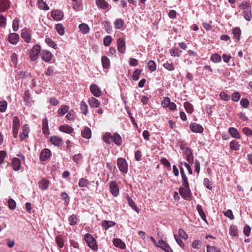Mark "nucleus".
<instances>
[{"mask_svg": "<svg viewBox=\"0 0 252 252\" xmlns=\"http://www.w3.org/2000/svg\"><path fill=\"white\" fill-rule=\"evenodd\" d=\"M59 129L60 131L68 134H70L73 131V128L69 125L61 126Z\"/></svg>", "mask_w": 252, "mask_h": 252, "instance_id": "nucleus-20", "label": "nucleus"}, {"mask_svg": "<svg viewBox=\"0 0 252 252\" xmlns=\"http://www.w3.org/2000/svg\"><path fill=\"white\" fill-rule=\"evenodd\" d=\"M181 52L178 48H173L170 51V55L174 57H179Z\"/></svg>", "mask_w": 252, "mask_h": 252, "instance_id": "nucleus-44", "label": "nucleus"}, {"mask_svg": "<svg viewBox=\"0 0 252 252\" xmlns=\"http://www.w3.org/2000/svg\"><path fill=\"white\" fill-rule=\"evenodd\" d=\"M9 0H0V11L1 12H5L9 7Z\"/></svg>", "mask_w": 252, "mask_h": 252, "instance_id": "nucleus-19", "label": "nucleus"}, {"mask_svg": "<svg viewBox=\"0 0 252 252\" xmlns=\"http://www.w3.org/2000/svg\"><path fill=\"white\" fill-rule=\"evenodd\" d=\"M242 132L247 136H252V130L248 127H245L242 128Z\"/></svg>", "mask_w": 252, "mask_h": 252, "instance_id": "nucleus-64", "label": "nucleus"}, {"mask_svg": "<svg viewBox=\"0 0 252 252\" xmlns=\"http://www.w3.org/2000/svg\"><path fill=\"white\" fill-rule=\"evenodd\" d=\"M42 60L47 63L49 62L52 58V54L47 50H42L40 52Z\"/></svg>", "mask_w": 252, "mask_h": 252, "instance_id": "nucleus-6", "label": "nucleus"}, {"mask_svg": "<svg viewBox=\"0 0 252 252\" xmlns=\"http://www.w3.org/2000/svg\"><path fill=\"white\" fill-rule=\"evenodd\" d=\"M56 29L60 35H63L64 33V29L62 24H58L56 25Z\"/></svg>", "mask_w": 252, "mask_h": 252, "instance_id": "nucleus-45", "label": "nucleus"}, {"mask_svg": "<svg viewBox=\"0 0 252 252\" xmlns=\"http://www.w3.org/2000/svg\"><path fill=\"white\" fill-rule=\"evenodd\" d=\"M158 247L163 250L166 252H173L172 250L167 243H166V244L163 246H158Z\"/></svg>", "mask_w": 252, "mask_h": 252, "instance_id": "nucleus-63", "label": "nucleus"}, {"mask_svg": "<svg viewBox=\"0 0 252 252\" xmlns=\"http://www.w3.org/2000/svg\"><path fill=\"white\" fill-rule=\"evenodd\" d=\"M84 239L87 243L88 246L93 250L97 251L98 249L97 246L95 239L93 236L89 233L85 234Z\"/></svg>", "mask_w": 252, "mask_h": 252, "instance_id": "nucleus-3", "label": "nucleus"}, {"mask_svg": "<svg viewBox=\"0 0 252 252\" xmlns=\"http://www.w3.org/2000/svg\"><path fill=\"white\" fill-rule=\"evenodd\" d=\"M240 144L239 143V142L236 140H232L230 142V148L232 150L234 151H238L240 150Z\"/></svg>", "mask_w": 252, "mask_h": 252, "instance_id": "nucleus-28", "label": "nucleus"}, {"mask_svg": "<svg viewBox=\"0 0 252 252\" xmlns=\"http://www.w3.org/2000/svg\"><path fill=\"white\" fill-rule=\"evenodd\" d=\"M41 52V47L39 45H35L32 47L29 52V58L32 61H35L38 58L39 54Z\"/></svg>", "mask_w": 252, "mask_h": 252, "instance_id": "nucleus-2", "label": "nucleus"}, {"mask_svg": "<svg viewBox=\"0 0 252 252\" xmlns=\"http://www.w3.org/2000/svg\"><path fill=\"white\" fill-rule=\"evenodd\" d=\"M92 94L95 97H99L101 94V91L98 86L96 84H92L90 87Z\"/></svg>", "mask_w": 252, "mask_h": 252, "instance_id": "nucleus-10", "label": "nucleus"}, {"mask_svg": "<svg viewBox=\"0 0 252 252\" xmlns=\"http://www.w3.org/2000/svg\"><path fill=\"white\" fill-rule=\"evenodd\" d=\"M112 37L110 35L106 36L103 39V44L105 46H108L112 42Z\"/></svg>", "mask_w": 252, "mask_h": 252, "instance_id": "nucleus-56", "label": "nucleus"}, {"mask_svg": "<svg viewBox=\"0 0 252 252\" xmlns=\"http://www.w3.org/2000/svg\"><path fill=\"white\" fill-rule=\"evenodd\" d=\"M207 252H220V249L216 246H207Z\"/></svg>", "mask_w": 252, "mask_h": 252, "instance_id": "nucleus-54", "label": "nucleus"}, {"mask_svg": "<svg viewBox=\"0 0 252 252\" xmlns=\"http://www.w3.org/2000/svg\"><path fill=\"white\" fill-rule=\"evenodd\" d=\"M50 140L52 144L57 146H61L63 143L62 138L57 136H51Z\"/></svg>", "mask_w": 252, "mask_h": 252, "instance_id": "nucleus-16", "label": "nucleus"}, {"mask_svg": "<svg viewBox=\"0 0 252 252\" xmlns=\"http://www.w3.org/2000/svg\"><path fill=\"white\" fill-rule=\"evenodd\" d=\"M45 43L49 45L50 47H52L54 49L57 48V44L50 38H46L45 40Z\"/></svg>", "mask_w": 252, "mask_h": 252, "instance_id": "nucleus-48", "label": "nucleus"}, {"mask_svg": "<svg viewBox=\"0 0 252 252\" xmlns=\"http://www.w3.org/2000/svg\"><path fill=\"white\" fill-rule=\"evenodd\" d=\"M68 221L70 225L73 226L77 223L78 219L76 215L73 214L69 217Z\"/></svg>", "mask_w": 252, "mask_h": 252, "instance_id": "nucleus-33", "label": "nucleus"}, {"mask_svg": "<svg viewBox=\"0 0 252 252\" xmlns=\"http://www.w3.org/2000/svg\"><path fill=\"white\" fill-rule=\"evenodd\" d=\"M249 101L247 98H242L240 101V104L242 107L247 108L249 106Z\"/></svg>", "mask_w": 252, "mask_h": 252, "instance_id": "nucleus-62", "label": "nucleus"}, {"mask_svg": "<svg viewBox=\"0 0 252 252\" xmlns=\"http://www.w3.org/2000/svg\"><path fill=\"white\" fill-rule=\"evenodd\" d=\"M52 18L56 21L61 20L63 17V14L60 10H54L51 12Z\"/></svg>", "mask_w": 252, "mask_h": 252, "instance_id": "nucleus-13", "label": "nucleus"}, {"mask_svg": "<svg viewBox=\"0 0 252 252\" xmlns=\"http://www.w3.org/2000/svg\"><path fill=\"white\" fill-rule=\"evenodd\" d=\"M163 65L165 69L169 71H173L175 69L174 64L171 61H166L163 63Z\"/></svg>", "mask_w": 252, "mask_h": 252, "instance_id": "nucleus-34", "label": "nucleus"}, {"mask_svg": "<svg viewBox=\"0 0 252 252\" xmlns=\"http://www.w3.org/2000/svg\"><path fill=\"white\" fill-rule=\"evenodd\" d=\"M239 7L243 10L242 15L245 19L248 21L252 20V7L250 3L247 1H243L239 5Z\"/></svg>", "mask_w": 252, "mask_h": 252, "instance_id": "nucleus-1", "label": "nucleus"}, {"mask_svg": "<svg viewBox=\"0 0 252 252\" xmlns=\"http://www.w3.org/2000/svg\"><path fill=\"white\" fill-rule=\"evenodd\" d=\"M112 135L110 133L106 132L103 136V140L105 143L109 144L112 140Z\"/></svg>", "mask_w": 252, "mask_h": 252, "instance_id": "nucleus-42", "label": "nucleus"}, {"mask_svg": "<svg viewBox=\"0 0 252 252\" xmlns=\"http://www.w3.org/2000/svg\"><path fill=\"white\" fill-rule=\"evenodd\" d=\"M37 4L40 9L47 10L49 8L46 3L43 0H37Z\"/></svg>", "mask_w": 252, "mask_h": 252, "instance_id": "nucleus-36", "label": "nucleus"}, {"mask_svg": "<svg viewBox=\"0 0 252 252\" xmlns=\"http://www.w3.org/2000/svg\"><path fill=\"white\" fill-rule=\"evenodd\" d=\"M124 21L121 19H117L114 22L115 28L116 29H121L124 26Z\"/></svg>", "mask_w": 252, "mask_h": 252, "instance_id": "nucleus-41", "label": "nucleus"}, {"mask_svg": "<svg viewBox=\"0 0 252 252\" xmlns=\"http://www.w3.org/2000/svg\"><path fill=\"white\" fill-rule=\"evenodd\" d=\"M88 103L91 106L94 108L98 107L100 104L99 101L93 97H91L89 98Z\"/></svg>", "mask_w": 252, "mask_h": 252, "instance_id": "nucleus-22", "label": "nucleus"}, {"mask_svg": "<svg viewBox=\"0 0 252 252\" xmlns=\"http://www.w3.org/2000/svg\"><path fill=\"white\" fill-rule=\"evenodd\" d=\"M101 63L102 66L105 69H108L110 67V61L108 57L103 56L101 57Z\"/></svg>", "mask_w": 252, "mask_h": 252, "instance_id": "nucleus-23", "label": "nucleus"}, {"mask_svg": "<svg viewBox=\"0 0 252 252\" xmlns=\"http://www.w3.org/2000/svg\"><path fill=\"white\" fill-rule=\"evenodd\" d=\"M20 126V120L17 117H14L13 121L12 128H19Z\"/></svg>", "mask_w": 252, "mask_h": 252, "instance_id": "nucleus-58", "label": "nucleus"}, {"mask_svg": "<svg viewBox=\"0 0 252 252\" xmlns=\"http://www.w3.org/2000/svg\"><path fill=\"white\" fill-rule=\"evenodd\" d=\"M19 20L16 18L13 21L12 29L14 32H17L19 29Z\"/></svg>", "mask_w": 252, "mask_h": 252, "instance_id": "nucleus-55", "label": "nucleus"}, {"mask_svg": "<svg viewBox=\"0 0 252 252\" xmlns=\"http://www.w3.org/2000/svg\"><path fill=\"white\" fill-rule=\"evenodd\" d=\"M29 127L27 125H25L23 126V132L20 135V139L22 140L28 137V136Z\"/></svg>", "mask_w": 252, "mask_h": 252, "instance_id": "nucleus-31", "label": "nucleus"}, {"mask_svg": "<svg viewBox=\"0 0 252 252\" xmlns=\"http://www.w3.org/2000/svg\"><path fill=\"white\" fill-rule=\"evenodd\" d=\"M228 133L231 135V136L236 139H240L241 135L239 133L238 130L233 127H230L228 128Z\"/></svg>", "mask_w": 252, "mask_h": 252, "instance_id": "nucleus-18", "label": "nucleus"}, {"mask_svg": "<svg viewBox=\"0 0 252 252\" xmlns=\"http://www.w3.org/2000/svg\"><path fill=\"white\" fill-rule=\"evenodd\" d=\"M89 184V181L85 178H81L79 181V186L80 187H86Z\"/></svg>", "mask_w": 252, "mask_h": 252, "instance_id": "nucleus-57", "label": "nucleus"}, {"mask_svg": "<svg viewBox=\"0 0 252 252\" xmlns=\"http://www.w3.org/2000/svg\"><path fill=\"white\" fill-rule=\"evenodd\" d=\"M229 234L231 236L233 237L237 236L238 232L236 226L234 225L230 226L229 228Z\"/></svg>", "mask_w": 252, "mask_h": 252, "instance_id": "nucleus-50", "label": "nucleus"}, {"mask_svg": "<svg viewBox=\"0 0 252 252\" xmlns=\"http://www.w3.org/2000/svg\"><path fill=\"white\" fill-rule=\"evenodd\" d=\"M110 191L114 196H117L119 194V188L115 182H112L110 184Z\"/></svg>", "mask_w": 252, "mask_h": 252, "instance_id": "nucleus-8", "label": "nucleus"}, {"mask_svg": "<svg viewBox=\"0 0 252 252\" xmlns=\"http://www.w3.org/2000/svg\"><path fill=\"white\" fill-rule=\"evenodd\" d=\"M80 110L82 114L87 115L88 111V106L84 101H81L80 102Z\"/></svg>", "mask_w": 252, "mask_h": 252, "instance_id": "nucleus-38", "label": "nucleus"}, {"mask_svg": "<svg viewBox=\"0 0 252 252\" xmlns=\"http://www.w3.org/2000/svg\"><path fill=\"white\" fill-rule=\"evenodd\" d=\"M51 156V151L48 149H43L40 154V159L42 161H46Z\"/></svg>", "mask_w": 252, "mask_h": 252, "instance_id": "nucleus-11", "label": "nucleus"}, {"mask_svg": "<svg viewBox=\"0 0 252 252\" xmlns=\"http://www.w3.org/2000/svg\"><path fill=\"white\" fill-rule=\"evenodd\" d=\"M69 109V107L67 105H63L61 106V107L58 110V114L60 116H63L65 113H66L68 110Z\"/></svg>", "mask_w": 252, "mask_h": 252, "instance_id": "nucleus-32", "label": "nucleus"}, {"mask_svg": "<svg viewBox=\"0 0 252 252\" xmlns=\"http://www.w3.org/2000/svg\"><path fill=\"white\" fill-rule=\"evenodd\" d=\"M113 244L115 247L120 248L122 250H124L126 248L125 243L124 242H123L120 239L114 238L113 240Z\"/></svg>", "mask_w": 252, "mask_h": 252, "instance_id": "nucleus-17", "label": "nucleus"}, {"mask_svg": "<svg viewBox=\"0 0 252 252\" xmlns=\"http://www.w3.org/2000/svg\"><path fill=\"white\" fill-rule=\"evenodd\" d=\"M42 131L43 133L46 135H48L49 134V131L48 130V120L47 118H44L43 120Z\"/></svg>", "mask_w": 252, "mask_h": 252, "instance_id": "nucleus-27", "label": "nucleus"}, {"mask_svg": "<svg viewBox=\"0 0 252 252\" xmlns=\"http://www.w3.org/2000/svg\"><path fill=\"white\" fill-rule=\"evenodd\" d=\"M179 192L181 196L186 200L191 199V192L189 186H183L179 188Z\"/></svg>", "mask_w": 252, "mask_h": 252, "instance_id": "nucleus-4", "label": "nucleus"}, {"mask_svg": "<svg viewBox=\"0 0 252 252\" xmlns=\"http://www.w3.org/2000/svg\"><path fill=\"white\" fill-rule=\"evenodd\" d=\"M203 185L209 190L212 189V183L208 178H206L204 179Z\"/></svg>", "mask_w": 252, "mask_h": 252, "instance_id": "nucleus-59", "label": "nucleus"}, {"mask_svg": "<svg viewBox=\"0 0 252 252\" xmlns=\"http://www.w3.org/2000/svg\"><path fill=\"white\" fill-rule=\"evenodd\" d=\"M56 241L58 246L60 248H63L64 246V241L62 237L60 235H58L56 238Z\"/></svg>", "mask_w": 252, "mask_h": 252, "instance_id": "nucleus-47", "label": "nucleus"}, {"mask_svg": "<svg viewBox=\"0 0 252 252\" xmlns=\"http://www.w3.org/2000/svg\"><path fill=\"white\" fill-rule=\"evenodd\" d=\"M115 223L112 221L103 220L102 222V226L105 230L108 229L110 227L114 225Z\"/></svg>", "mask_w": 252, "mask_h": 252, "instance_id": "nucleus-35", "label": "nucleus"}, {"mask_svg": "<svg viewBox=\"0 0 252 252\" xmlns=\"http://www.w3.org/2000/svg\"><path fill=\"white\" fill-rule=\"evenodd\" d=\"M9 208L11 210H14L16 207V203L13 199H9L8 201Z\"/></svg>", "mask_w": 252, "mask_h": 252, "instance_id": "nucleus-60", "label": "nucleus"}, {"mask_svg": "<svg viewBox=\"0 0 252 252\" xmlns=\"http://www.w3.org/2000/svg\"><path fill=\"white\" fill-rule=\"evenodd\" d=\"M184 106L187 113L191 114L193 111V105L189 102H185L184 104Z\"/></svg>", "mask_w": 252, "mask_h": 252, "instance_id": "nucleus-37", "label": "nucleus"}, {"mask_svg": "<svg viewBox=\"0 0 252 252\" xmlns=\"http://www.w3.org/2000/svg\"><path fill=\"white\" fill-rule=\"evenodd\" d=\"M49 181L46 179H42L38 183L39 188L42 190H46L49 187Z\"/></svg>", "mask_w": 252, "mask_h": 252, "instance_id": "nucleus-25", "label": "nucleus"}, {"mask_svg": "<svg viewBox=\"0 0 252 252\" xmlns=\"http://www.w3.org/2000/svg\"><path fill=\"white\" fill-rule=\"evenodd\" d=\"M79 29L83 34H87L89 32L90 28L89 26L85 23H82L79 25Z\"/></svg>", "mask_w": 252, "mask_h": 252, "instance_id": "nucleus-30", "label": "nucleus"}, {"mask_svg": "<svg viewBox=\"0 0 252 252\" xmlns=\"http://www.w3.org/2000/svg\"><path fill=\"white\" fill-rule=\"evenodd\" d=\"M12 167L15 171H18L20 169L21 167V161L20 160L17 158H14L12 161Z\"/></svg>", "mask_w": 252, "mask_h": 252, "instance_id": "nucleus-24", "label": "nucleus"}, {"mask_svg": "<svg viewBox=\"0 0 252 252\" xmlns=\"http://www.w3.org/2000/svg\"><path fill=\"white\" fill-rule=\"evenodd\" d=\"M241 94L238 92H235L232 94L231 99L234 102H237L239 100Z\"/></svg>", "mask_w": 252, "mask_h": 252, "instance_id": "nucleus-53", "label": "nucleus"}, {"mask_svg": "<svg viewBox=\"0 0 252 252\" xmlns=\"http://www.w3.org/2000/svg\"><path fill=\"white\" fill-rule=\"evenodd\" d=\"M189 128L193 132L201 133L203 131V127L201 125L198 124L191 123L190 125Z\"/></svg>", "mask_w": 252, "mask_h": 252, "instance_id": "nucleus-12", "label": "nucleus"}, {"mask_svg": "<svg viewBox=\"0 0 252 252\" xmlns=\"http://www.w3.org/2000/svg\"><path fill=\"white\" fill-rule=\"evenodd\" d=\"M170 99L168 97H165L161 101V104L163 107L167 108L170 104Z\"/></svg>", "mask_w": 252, "mask_h": 252, "instance_id": "nucleus-61", "label": "nucleus"}, {"mask_svg": "<svg viewBox=\"0 0 252 252\" xmlns=\"http://www.w3.org/2000/svg\"><path fill=\"white\" fill-rule=\"evenodd\" d=\"M117 166L121 172L124 173L127 172V163L125 158H119L117 159Z\"/></svg>", "mask_w": 252, "mask_h": 252, "instance_id": "nucleus-5", "label": "nucleus"}, {"mask_svg": "<svg viewBox=\"0 0 252 252\" xmlns=\"http://www.w3.org/2000/svg\"><path fill=\"white\" fill-rule=\"evenodd\" d=\"M147 65L149 69L151 71H154L156 69V64L154 61H149L147 63Z\"/></svg>", "mask_w": 252, "mask_h": 252, "instance_id": "nucleus-49", "label": "nucleus"}, {"mask_svg": "<svg viewBox=\"0 0 252 252\" xmlns=\"http://www.w3.org/2000/svg\"><path fill=\"white\" fill-rule=\"evenodd\" d=\"M127 200L128 202V204L129 206L131 207L132 209L135 211L137 213H139V210L138 208L136 206L135 203L133 201V200L128 196H127Z\"/></svg>", "mask_w": 252, "mask_h": 252, "instance_id": "nucleus-29", "label": "nucleus"}, {"mask_svg": "<svg viewBox=\"0 0 252 252\" xmlns=\"http://www.w3.org/2000/svg\"><path fill=\"white\" fill-rule=\"evenodd\" d=\"M7 107V103L5 100L0 101V112L4 113L6 111Z\"/></svg>", "mask_w": 252, "mask_h": 252, "instance_id": "nucleus-51", "label": "nucleus"}, {"mask_svg": "<svg viewBox=\"0 0 252 252\" xmlns=\"http://www.w3.org/2000/svg\"><path fill=\"white\" fill-rule=\"evenodd\" d=\"M118 50L121 54H124L126 51V44L124 38H119L117 41Z\"/></svg>", "mask_w": 252, "mask_h": 252, "instance_id": "nucleus-9", "label": "nucleus"}, {"mask_svg": "<svg viewBox=\"0 0 252 252\" xmlns=\"http://www.w3.org/2000/svg\"><path fill=\"white\" fill-rule=\"evenodd\" d=\"M21 37L26 42H30L31 39V35L26 28H25L22 30L21 32Z\"/></svg>", "mask_w": 252, "mask_h": 252, "instance_id": "nucleus-14", "label": "nucleus"}, {"mask_svg": "<svg viewBox=\"0 0 252 252\" xmlns=\"http://www.w3.org/2000/svg\"><path fill=\"white\" fill-rule=\"evenodd\" d=\"M24 100L27 103H31L32 101L31 95L29 90L26 91L24 94Z\"/></svg>", "mask_w": 252, "mask_h": 252, "instance_id": "nucleus-46", "label": "nucleus"}, {"mask_svg": "<svg viewBox=\"0 0 252 252\" xmlns=\"http://www.w3.org/2000/svg\"><path fill=\"white\" fill-rule=\"evenodd\" d=\"M81 134L82 136L86 139H90L91 137V130L88 127H86L82 130Z\"/></svg>", "mask_w": 252, "mask_h": 252, "instance_id": "nucleus-26", "label": "nucleus"}, {"mask_svg": "<svg viewBox=\"0 0 252 252\" xmlns=\"http://www.w3.org/2000/svg\"><path fill=\"white\" fill-rule=\"evenodd\" d=\"M95 3L98 8L102 9L109 10L111 8V6L105 0H95Z\"/></svg>", "mask_w": 252, "mask_h": 252, "instance_id": "nucleus-7", "label": "nucleus"}, {"mask_svg": "<svg viewBox=\"0 0 252 252\" xmlns=\"http://www.w3.org/2000/svg\"><path fill=\"white\" fill-rule=\"evenodd\" d=\"M142 70L140 69H136L133 73L132 79L134 81H137L139 79V75L141 74Z\"/></svg>", "mask_w": 252, "mask_h": 252, "instance_id": "nucleus-52", "label": "nucleus"}, {"mask_svg": "<svg viewBox=\"0 0 252 252\" xmlns=\"http://www.w3.org/2000/svg\"><path fill=\"white\" fill-rule=\"evenodd\" d=\"M241 32L239 28H235L233 30L234 37L239 41L240 38Z\"/></svg>", "mask_w": 252, "mask_h": 252, "instance_id": "nucleus-40", "label": "nucleus"}, {"mask_svg": "<svg viewBox=\"0 0 252 252\" xmlns=\"http://www.w3.org/2000/svg\"><path fill=\"white\" fill-rule=\"evenodd\" d=\"M112 139L117 146H120L122 144L123 142L121 136L117 133H115L112 135Z\"/></svg>", "mask_w": 252, "mask_h": 252, "instance_id": "nucleus-21", "label": "nucleus"}, {"mask_svg": "<svg viewBox=\"0 0 252 252\" xmlns=\"http://www.w3.org/2000/svg\"><path fill=\"white\" fill-rule=\"evenodd\" d=\"M61 198L64 201V204L67 206L70 201V197L65 192H63L61 193Z\"/></svg>", "mask_w": 252, "mask_h": 252, "instance_id": "nucleus-39", "label": "nucleus"}, {"mask_svg": "<svg viewBox=\"0 0 252 252\" xmlns=\"http://www.w3.org/2000/svg\"><path fill=\"white\" fill-rule=\"evenodd\" d=\"M211 60L215 63H220L221 61V57L218 54H214L211 57Z\"/></svg>", "mask_w": 252, "mask_h": 252, "instance_id": "nucleus-43", "label": "nucleus"}, {"mask_svg": "<svg viewBox=\"0 0 252 252\" xmlns=\"http://www.w3.org/2000/svg\"><path fill=\"white\" fill-rule=\"evenodd\" d=\"M19 39V36L15 32L11 33L8 35V41L12 44H16L18 42Z\"/></svg>", "mask_w": 252, "mask_h": 252, "instance_id": "nucleus-15", "label": "nucleus"}]
</instances>
